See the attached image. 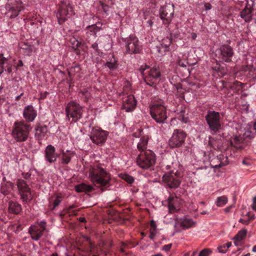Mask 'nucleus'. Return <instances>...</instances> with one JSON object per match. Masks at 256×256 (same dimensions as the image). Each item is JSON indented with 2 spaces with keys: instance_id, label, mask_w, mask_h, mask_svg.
Segmentation results:
<instances>
[{
  "instance_id": "1",
  "label": "nucleus",
  "mask_w": 256,
  "mask_h": 256,
  "mask_svg": "<svg viewBox=\"0 0 256 256\" xmlns=\"http://www.w3.org/2000/svg\"><path fill=\"white\" fill-rule=\"evenodd\" d=\"M231 132V145L237 150L243 149L248 144L247 138H253L256 134V122H251L242 126L234 121L232 123Z\"/></svg>"
},
{
  "instance_id": "2",
  "label": "nucleus",
  "mask_w": 256,
  "mask_h": 256,
  "mask_svg": "<svg viewBox=\"0 0 256 256\" xmlns=\"http://www.w3.org/2000/svg\"><path fill=\"white\" fill-rule=\"evenodd\" d=\"M88 172L89 180L102 192L107 190L111 185L110 174L101 165L94 164L90 166Z\"/></svg>"
},
{
  "instance_id": "3",
  "label": "nucleus",
  "mask_w": 256,
  "mask_h": 256,
  "mask_svg": "<svg viewBox=\"0 0 256 256\" xmlns=\"http://www.w3.org/2000/svg\"><path fill=\"white\" fill-rule=\"evenodd\" d=\"M32 128L24 122H16L12 126V136L16 142H24L28 140Z\"/></svg>"
},
{
  "instance_id": "4",
  "label": "nucleus",
  "mask_w": 256,
  "mask_h": 256,
  "mask_svg": "<svg viewBox=\"0 0 256 256\" xmlns=\"http://www.w3.org/2000/svg\"><path fill=\"white\" fill-rule=\"evenodd\" d=\"M145 82L150 86L156 84L160 80V72L157 66L149 68L147 65L142 66L139 70Z\"/></svg>"
},
{
  "instance_id": "5",
  "label": "nucleus",
  "mask_w": 256,
  "mask_h": 256,
  "mask_svg": "<svg viewBox=\"0 0 256 256\" xmlns=\"http://www.w3.org/2000/svg\"><path fill=\"white\" fill-rule=\"evenodd\" d=\"M156 163L154 154L150 150L142 152L136 158V164L142 169L146 170L152 166Z\"/></svg>"
},
{
  "instance_id": "6",
  "label": "nucleus",
  "mask_w": 256,
  "mask_h": 256,
  "mask_svg": "<svg viewBox=\"0 0 256 256\" xmlns=\"http://www.w3.org/2000/svg\"><path fill=\"white\" fill-rule=\"evenodd\" d=\"M207 124L212 134L220 132L222 124L220 121V114L214 110H208L205 116Z\"/></svg>"
},
{
  "instance_id": "7",
  "label": "nucleus",
  "mask_w": 256,
  "mask_h": 256,
  "mask_svg": "<svg viewBox=\"0 0 256 256\" xmlns=\"http://www.w3.org/2000/svg\"><path fill=\"white\" fill-rule=\"evenodd\" d=\"M152 117L158 123H164L167 118L166 107L161 102H156L150 106Z\"/></svg>"
},
{
  "instance_id": "8",
  "label": "nucleus",
  "mask_w": 256,
  "mask_h": 256,
  "mask_svg": "<svg viewBox=\"0 0 256 256\" xmlns=\"http://www.w3.org/2000/svg\"><path fill=\"white\" fill-rule=\"evenodd\" d=\"M234 55L233 48L228 44L220 46L216 51V56L222 63L231 62Z\"/></svg>"
},
{
  "instance_id": "9",
  "label": "nucleus",
  "mask_w": 256,
  "mask_h": 256,
  "mask_svg": "<svg viewBox=\"0 0 256 256\" xmlns=\"http://www.w3.org/2000/svg\"><path fill=\"white\" fill-rule=\"evenodd\" d=\"M66 116L72 122H76L80 120L82 114V108L77 102H70L66 109Z\"/></svg>"
},
{
  "instance_id": "10",
  "label": "nucleus",
  "mask_w": 256,
  "mask_h": 256,
  "mask_svg": "<svg viewBox=\"0 0 256 256\" xmlns=\"http://www.w3.org/2000/svg\"><path fill=\"white\" fill-rule=\"evenodd\" d=\"M74 14V12L71 4L62 2L56 15L58 23L62 24Z\"/></svg>"
},
{
  "instance_id": "11",
  "label": "nucleus",
  "mask_w": 256,
  "mask_h": 256,
  "mask_svg": "<svg viewBox=\"0 0 256 256\" xmlns=\"http://www.w3.org/2000/svg\"><path fill=\"white\" fill-rule=\"evenodd\" d=\"M186 134L181 130H174L168 140V145L171 148L181 147L184 143Z\"/></svg>"
},
{
  "instance_id": "12",
  "label": "nucleus",
  "mask_w": 256,
  "mask_h": 256,
  "mask_svg": "<svg viewBox=\"0 0 256 256\" xmlns=\"http://www.w3.org/2000/svg\"><path fill=\"white\" fill-rule=\"evenodd\" d=\"M108 134V132L102 130L101 128L94 127L92 130L90 138L96 144H102L105 142Z\"/></svg>"
},
{
  "instance_id": "13",
  "label": "nucleus",
  "mask_w": 256,
  "mask_h": 256,
  "mask_svg": "<svg viewBox=\"0 0 256 256\" xmlns=\"http://www.w3.org/2000/svg\"><path fill=\"white\" fill-rule=\"evenodd\" d=\"M126 52L130 54H138L140 52L141 47L139 44L138 38L133 35L124 39Z\"/></svg>"
},
{
  "instance_id": "14",
  "label": "nucleus",
  "mask_w": 256,
  "mask_h": 256,
  "mask_svg": "<svg viewBox=\"0 0 256 256\" xmlns=\"http://www.w3.org/2000/svg\"><path fill=\"white\" fill-rule=\"evenodd\" d=\"M174 5L166 4L160 10V16L164 24H168L172 22L174 14Z\"/></svg>"
},
{
  "instance_id": "15",
  "label": "nucleus",
  "mask_w": 256,
  "mask_h": 256,
  "mask_svg": "<svg viewBox=\"0 0 256 256\" xmlns=\"http://www.w3.org/2000/svg\"><path fill=\"white\" fill-rule=\"evenodd\" d=\"M16 184L21 198L24 202H27L32 199L30 188L24 180H18Z\"/></svg>"
},
{
  "instance_id": "16",
  "label": "nucleus",
  "mask_w": 256,
  "mask_h": 256,
  "mask_svg": "<svg viewBox=\"0 0 256 256\" xmlns=\"http://www.w3.org/2000/svg\"><path fill=\"white\" fill-rule=\"evenodd\" d=\"M165 183L170 188H178L180 184L179 176L177 171L174 170L166 172L162 176Z\"/></svg>"
},
{
  "instance_id": "17",
  "label": "nucleus",
  "mask_w": 256,
  "mask_h": 256,
  "mask_svg": "<svg viewBox=\"0 0 256 256\" xmlns=\"http://www.w3.org/2000/svg\"><path fill=\"white\" fill-rule=\"evenodd\" d=\"M46 222H41L38 225L32 226L29 228V233L32 240H38L42 236L46 230Z\"/></svg>"
},
{
  "instance_id": "18",
  "label": "nucleus",
  "mask_w": 256,
  "mask_h": 256,
  "mask_svg": "<svg viewBox=\"0 0 256 256\" xmlns=\"http://www.w3.org/2000/svg\"><path fill=\"white\" fill-rule=\"evenodd\" d=\"M23 8L22 3L16 2L12 5L8 4L6 6V12L5 14L9 18H14L18 15L20 12L22 10Z\"/></svg>"
},
{
  "instance_id": "19",
  "label": "nucleus",
  "mask_w": 256,
  "mask_h": 256,
  "mask_svg": "<svg viewBox=\"0 0 256 256\" xmlns=\"http://www.w3.org/2000/svg\"><path fill=\"white\" fill-rule=\"evenodd\" d=\"M136 104V102L133 95H128L122 98V108L126 112L133 110Z\"/></svg>"
},
{
  "instance_id": "20",
  "label": "nucleus",
  "mask_w": 256,
  "mask_h": 256,
  "mask_svg": "<svg viewBox=\"0 0 256 256\" xmlns=\"http://www.w3.org/2000/svg\"><path fill=\"white\" fill-rule=\"evenodd\" d=\"M175 220L174 227L176 230H179V226L183 229H186L193 227L196 225V222L190 218L178 219L176 218Z\"/></svg>"
},
{
  "instance_id": "21",
  "label": "nucleus",
  "mask_w": 256,
  "mask_h": 256,
  "mask_svg": "<svg viewBox=\"0 0 256 256\" xmlns=\"http://www.w3.org/2000/svg\"><path fill=\"white\" fill-rule=\"evenodd\" d=\"M44 156L46 160L50 163H52L56 161L58 156L54 146L49 144L46 146L44 151Z\"/></svg>"
},
{
  "instance_id": "22",
  "label": "nucleus",
  "mask_w": 256,
  "mask_h": 256,
  "mask_svg": "<svg viewBox=\"0 0 256 256\" xmlns=\"http://www.w3.org/2000/svg\"><path fill=\"white\" fill-rule=\"evenodd\" d=\"M36 111L32 106H28L23 111V116L26 122H32L36 116Z\"/></svg>"
},
{
  "instance_id": "23",
  "label": "nucleus",
  "mask_w": 256,
  "mask_h": 256,
  "mask_svg": "<svg viewBox=\"0 0 256 256\" xmlns=\"http://www.w3.org/2000/svg\"><path fill=\"white\" fill-rule=\"evenodd\" d=\"M168 207L170 212L174 213L177 210L180 202V200L177 196H170L168 198Z\"/></svg>"
},
{
  "instance_id": "24",
  "label": "nucleus",
  "mask_w": 256,
  "mask_h": 256,
  "mask_svg": "<svg viewBox=\"0 0 256 256\" xmlns=\"http://www.w3.org/2000/svg\"><path fill=\"white\" fill-rule=\"evenodd\" d=\"M62 157L61 160L62 163L64 164H67L70 162L72 158L76 154L74 151L66 150H61Z\"/></svg>"
},
{
  "instance_id": "25",
  "label": "nucleus",
  "mask_w": 256,
  "mask_h": 256,
  "mask_svg": "<svg viewBox=\"0 0 256 256\" xmlns=\"http://www.w3.org/2000/svg\"><path fill=\"white\" fill-rule=\"evenodd\" d=\"M48 127L46 126H38L36 128L35 136L38 140L46 138Z\"/></svg>"
},
{
  "instance_id": "26",
  "label": "nucleus",
  "mask_w": 256,
  "mask_h": 256,
  "mask_svg": "<svg viewBox=\"0 0 256 256\" xmlns=\"http://www.w3.org/2000/svg\"><path fill=\"white\" fill-rule=\"evenodd\" d=\"M240 16L246 22H249L252 19V10L246 6L240 12Z\"/></svg>"
},
{
  "instance_id": "27",
  "label": "nucleus",
  "mask_w": 256,
  "mask_h": 256,
  "mask_svg": "<svg viewBox=\"0 0 256 256\" xmlns=\"http://www.w3.org/2000/svg\"><path fill=\"white\" fill-rule=\"evenodd\" d=\"M8 60L4 58L2 55L0 56V73H2L4 70H7L8 73L12 72L10 64H8Z\"/></svg>"
},
{
  "instance_id": "28",
  "label": "nucleus",
  "mask_w": 256,
  "mask_h": 256,
  "mask_svg": "<svg viewBox=\"0 0 256 256\" xmlns=\"http://www.w3.org/2000/svg\"><path fill=\"white\" fill-rule=\"evenodd\" d=\"M224 86L229 88L234 93H238L243 88L242 84L240 82L237 81L234 82L232 84L226 83Z\"/></svg>"
},
{
  "instance_id": "29",
  "label": "nucleus",
  "mask_w": 256,
  "mask_h": 256,
  "mask_svg": "<svg viewBox=\"0 0 256 256\" xmlns=\"http://www.w3.org/2000/svg\"><path fill=\"white\" fill-rule=\"evenodd\" d=\"M148 137V136H144L142 137L140 142L137 144V148L139 152L148 150L147 149Z\"/></svg>"
},
{
  "instance_id": "30",
  "label": "nucleus",
  "mask_w": 256,
  "mask_h": 256,
  "mask_svg": "<svg viewBox=\"0 0 256 256\" xmlns=\"http://www.w3.org/2000/svg\"><path fill=\"white\" fill-rule=\"evenodd\" d=\"M247 230L243 228L240 230L234 238V243L236 246L239 245V242L242 241L246 237L247 234Z\"/></svg>"
},
{
  "instance_id": "31",
  "label": "nucleus",
  "mask_w": 256,
  "mask_h": 256,
  "mask_svg": "<svg viewBox=\"0 0 256 256\" xmlns=\"http://www.w3.org/2000/svg\"><path fill=\"white\" fill-rule=\"evenodd\" d=\"M216 160H218L220 163L218 164H214V162L212 161L211 165L213 168H220L228 164V158L224 156V155H219Z\"/></svg>"
},
{
  "instance_id": "32",
  "label": "nucleus",
  "mask_w": 256,
  "mask_h": 256,
  "mask_svg": "<svg viewBox=\"0 0 256 256\" xmlns=\"http://www.w3.org/2000/svg\"><path fill=\"white\" fill-rule=\"evenodd\" d=\"M21 206L17 202H10L8 206V210L10 212L18 214L21 211Z\"/></svg>"
},
{
  "instance_id": "33",
  "label": "nucleus",
  "mask_w": 256,
  "mask_h": 256,
  "mask_svg": "<svg viewBox=\"0 0 256 256\" xmlns=\"http://www.w3.org/2000/svg\"><path fill=\"white\" fill-rule=\"evenodd\" d=\"M13 186V184L11 182H6L2 184L0 191L4 195H7L12 191Z\"/></svg>"
},
{
  "instance_id": "34",
  "label": "nucleus",
  "mask_w": 256,
  "mask_h": 256,
  "mask_svg": "<svg viewBox=\"0 0 256 256\" xmlns=\"http://www.w3.org/2000/svg\"><path fill=\"white\" fill-rule=\"evenodd\" d=\"M93 189V186H92L84 184H82L76 186V190L78 192H91Z\"/></svg>"
},
{
  "instance_id": "35",
  "label": "nucleus",
  "mask_w": 256,
  "mask_h": 256,
  "mask_svg": "<svg viewBox=\"0 0 256 256\" xmlns=\"http://www.w3.org/2000/svg\"><path fill=\"white\" fill-rule=\"evenodd\" d=\"M105 66L111 70H116L118 66V61L116 60L115 58L112 56V58L106 63Z\"/></svg>"
},
{
  "instance_id": "36",
  "label": "nucleus",
  "mask_w": 256,
  "mask_h": 256,
  "mask_svg": "<svg viewBox=\"0 0 256 256\" xmlns=\"http://www.w3.org/2000/svg\"><path fill=\"white\" fill-rule=\"evenodd\" d=\"M228 198L225 196L218 197L216 201V205L218 207H222L227 204Z\"/></svg>"
},
{
  "instance_id": "37",
  "label": "nucleus",
  "mask_w": 256,
  "mask_h": 256,
  "mask_svg": "<svg viewBox=\"0 0 256 256\" xmlns=\"http://www.w3.org/2000/svg\"><path fill=\"white\" fill-rule=\"evenodd\" d=\"M212 69L218 73V76H224L227 72L226 69L224 67L220 66L218 64L213 67Z\"/></svg>"
},
{
  "instance_id": "38",
  "label": "nucleus",
  "mask_w": 256,
  "mask_h": 256,
  "mask_svg": "<svg viewBox=\"0 0 256 256\" xmlns=\"http://www.w3.org/2000/svg\"><path fill=\"white\" fill-rule=\"evenodd\" d=\"M231 245L232 243L230 242H229L219 246L218 248V250L219 252L224 254L228 251V248L231 246Z\"/></svg>"
},
{
  "instance_id": "39",
  "label": "nucleus",
  "mask_w": 256,
  "mask_h": 256,
  "mask_svg": "<svg viewBox=\"0 0 256 256\" xmlns=\"http://www.w3.org/2000/svg\"><path fill=\"white\" fill-rule=\"evenodd\" d=\"M120 176L122 179L124 180L128 184H131L134 181L133 177L126 174H121Z\"/></svg>"
},
{
  "instance_id": "40",
  "label": "nucleus",
  "mask_w": 256,
  "mask_h": 256,
  "mask_svg": "<svg viewBox=\"0 0 256 256\" xmlns=\"http://www.w3.org/2000/svg\"><path fill=\"white\" fill-rule=\"evenodd\" d=\"M88 30L90 34L96 35L99 31V29L96 26L92 25L88 27Z\"/></svg>"
},
{
  "instance_id": "41",
  "label": "nucleus",
  "mask_w": 256,
  "mask_h": 256,
  "mask_svg": "<svg viewBox=\"0 0 256 256\" xmlns=\"http://www.w3.org/2000/svg\"><path fill=\"white\" fill-rule=\"evenodd\" d=\"M171 43L172 39L169 37H166L162 40V45H164L167 48Z\"/></svg>"
},
{
  "instance_id": "42",
  "label": "nucleus",
  "mask_w": 256,
  "mask_h": 256,
  "mask_svg": "<svg viewBox=\"0 0 256 256\" xmlns=\"http://www.w3.org/2000/svg\"><path fill=\"white\" fill-rule=\"evenodd\" d=\"M211 250L208 248L202 250L198 255V256H210L211 254Z\"/></svg>"
},
{
  "instance_id": "43",
  "label": "nucleus",
  "mask_w": 256,
  "mask_h": 256,
  "mask_svg": "<svg viewBox=\"0 0 256 256\" xmlns=\"http://www.w3.org/2000/svg\"><path fill=\"white\" fill-rule=\"evenodd\" d=\"M62 200V196H60V195L56 196V197L54 202L53 208H54L56 206H58L60 204Z\"/></svg>"
},
{
  "instance_id": "44",
  "label": "nucleus",
  "mask_w": 256,
  "mask_h": 256,
  "mask_svg": "<svg viewBox=\"0 0 256 256\" xmlns=\"http://www.w3.org/2000/svg\"><path fill=\"white\" fill-rule=\"evenodd\" d=\"M150 232H156V224L154 220L150 221Z\"/></svg>"
},
{
  "instance_id": "45",
  "label": "nucleus",
  "mask_w": 256,
  "mask_h": 256,
  "mask_svg": "<svg viewBox=\"0 0 256 256\" xmlns=\"http://www.w3.org/2000/svg\"><path fill=\"white\" fill-rule=\"evenodd\" d=\"M180 118L184 123H186L188 120V117L185 116L184 112L182 110L179 114Z\"/></svg>"
},
{
  "instance_id": "46",
  "label": "nucleus",
  "mask_w": 256,
  "mask_h": 256,
  "mask_svg": "<svg viewBox=\"0 0 256 256\" xmlns=\"http://www.w3.org/2000/svg\"><path fill=\"white\" fill-rule=\"evenodd\" d=\"M80 70V68L78 66H73V67H72L70 68V70L69 71V74H72L74 72H78L79 70Z\"/></svg>"
},
{
  "instance_id": "47",
  "label": "nucleus",
  "mask_w": 256,
  "mask_h": 256,
  "mask_svg": "<svg viewBox=\"0 0 256 256\" xmlns=\"http://www.w3.org/2000/svg\"><path fill=\"white\" fill-rule=\"evenodd\" d=\"M172 246V244H168L167 245H164L162 248V250L165 252H168L170 250Z\"/></svg>"
},
{
  "instance_id": "48",
  "label": "nucleus",
  "mask_w": 256,
  "mask_h": 256,
  "mask_svg": "<svg viewBox=\"0 0 256 256\" xmlns=\"http://www.w3.org/2000/svg\"><path fill=\"white\" fill-rule=\"evenodd\" d=\"M252 208L256 212V196L252 199V203L251 206Z\"/></svg>"
},
{
  "instance_id": "49",
  "label": "nucleus",
  "mask_w": 256,
  "mask_h": 256,
  "mask_svg": "<svg viewBox=\"0 0 256 256\" xmlns=\"http://www.w3.org/2000/svg\"><path fill=\"white\" fill-rule=\"evenodd\" d=\"M177 64L178 66L186 68V62H183L182 60H180L178 61Z\"/></svg>"
},
{
  "instance_id": "50",
  "label": "nucleus",
  "mask_w": 256,
  "mask_h": 256,
  "mask_svg": "<svg viewBox=\"0 0 256 256\" xmlns=\"http://www.w3.org/2000/svg\"><path fill=\"white\" fill-rule=\"evenodd\" d=\"M74 206H69L68 208V213H70L71 212H72V214H74V215H76V212L74 210V211H72L73 208H74Z\"/></svg>"
},
{
  "instance_id": "51",
  "label": "nucleus",
  "mask_w": 256,
  "mask_h": 256,
  "mask_svg": "<svg viewBox=\"0 0 256 256\" xmlns=\"http://www.w3.org/2000/svg\"><path fill=\"white\" fill-rule=\"evenodd\" d=\"M48 93L47 92H40V98L41 100L44 99L48 96Z\"/></svg>"
},
{
  "instance_id": "52",
  "label": "nucleus",
  "mask_w": 256,
  "mask_h": 256,
  "mask_svg": "<svg viewBox=\"0 0 256 256\" xmlns=\"http://www.w3.org/2000/svg\"><path fill=\"white\" fill-rule=\"evenodd\" d=\"M239 222L245 225H248L250 222V220H244L242 218H240Z\"/></svg>"
},
{
  "instance_id": "53",
  "label": "nucleus",
  "mask_w": 256,
  "mask_h": 256,
  "mask_svg": "<svg viewBox=\"0 0 256 256\" xmlns=\"http://www.w3.org/2000/svg\"><path fill=\"white\" fill-rule=\"evenodd\" d=\"M142 130H138V133L137 132H134L133 134V136H134V137H136V138H138V137H140V136H142Z\"/></svg>"
},
{
  "instance_id": "54",
  "label": "nucleus",
  "mask_w": 256,
  "mask_h": 256,
  "mask_svg": "<svg viewBox=\"0 0 256 256\" xmlns=\"http://www.w3.org/2000/svg\"><path fill=\"white\" fill-rule=\"evenodd\" d=\"M246 216H248V218H250V219L248 220H250H250H254L255 218L254 215V214H252L250 212H248L247 214H246Z\"/></svg>"
},
{
  "instance_id": "55",
  "label": "nucleus",
  "mask_w": 256,
  "mask_h": 256,
  "mask_svg": "<svg viewBox=\"0 0 256 256\" xmlns=\"http://www.w3.org/2000/svg\"><path fill=\"white\" fill-rule=\"evenodd\" d=\"M204 8L206 10H210L212 8V6L210 3H206L204 4Z\"/></svg>"
},
{
  "instance_id": "56",
  "label": "nucleus",
  "mask_w": 256,
  "mask_h": 256,
  "mask_svg": "<svg viewBox=\"0 0 256 256\" xmlns=\"http://www.w3.org/2000/svg\"><path fill=\"white\" fill-rule=\"evenodd\" d=\"M152 24H153V22L152 21V20L151 19L148 20L146 22V26H148L151 27V26H152Z\"/></svg>"
},
{
  "instance_id": "57",
  "label": "nucleus",
  "mask_w": 256,
  "mask_h": 256,
  "mask_svg": "<svg viewBox=\"0 0 256 256\" xmlns=\"http://www.w3.org/2000/svg\"><path fill=\"white\" fill-rule=\"evenodd\" d=\"M92 47L96 51L98 50V44L96 42L93 44Z\"/></svg>"
},
{
  "instance_id": "58",
  "label": "nucleus",
  "mask_w": 256,
  "mask_h": 256,
  "mask_svg": "<svg viewBox=\"0 0 256 256\" xmlns=\"http://www.w3.org/2000/svg\"><path fill=\"white\" fill-rule=\"evenodd\" d=\"M233 207H234V205H231V206H229L226 208L224 209L225 212H228Z\"/></svg>"
},
{
  "instance_id": "59",
  "label": "nucleus",
  "mask_w": 256,
  "mask_h": 256,
  "mask_svg": "<svg viewBox=\"0 0 256 256\" xmlns=\"http://www.w3.org/2000/svg\"><path fill=\"white\" fill-rule=\"evenodd\" d=\"M156 232H150V238L151 239V240H154L155 236H156Z\"/></svg>"
},
{
  "instance_id": "60",
  "label": "nucleus",
  "mask_w": 256,
  "mask_h": 256,
  "mask_svg": "<svg viewBox=\"0 0 256 256\" xmlns=\"http://www.w3.org/2000/svg\"><path fill=\"white\" fill-rule=\"evenodd\" d=\"M192 38L193 40H195L196 38V34L195 33L192 34Z\"/></svg>"
},
{
  "instance_id": "61",
  "label": "nucleus",
  "mask_w": 256,
  "mask_h": 256,
  "mask_svg": "<svg viewBox=\"0 0 256 256\" xmlns=\"http://www.w3.org/2000/svg\"><path fill=\"white\" fill-rule=\"evenodd\" d=\"M242 164L249 166L250 164L246 160H243L242 162Z\"/></svg>"
},
{
  "instance_id": "62",
  "label": "nucleus",
  "mask_w": 256,
  "mask_h": 256,
  "mask_svg": "<svg viewBox=\"0 0 256 256\" xmlns=\"http://www.w3.org/2000/svg\"><path fill=\"white\" fill-rule=\"evenodd\" d=\"M252 251L254 252H256V244L253 246Z\"/></svg>"
},
{
  "instance_id": "63",
  "label": "nucleus",
  "mask_w": 256,
  "mask_h": 256,
  "mask_svg": "<svg viewBox=\"0 0 256 256\" xmlns=\"http://www.w3.org/2000/svg\"><path fill=\"white\" fill-rule=\"evenodd\" d=\"M192 256H197V252H196V251H194L192 252Z\"/></svg>"
},
{
  "instance_id": "64",
  "label": "nucleus",
  "mask_w": 256,
  "mask_h": 256,
  "mask_svg": "<svg viewBox=\"0 0 256 256\" xmlns=\"http://www.w3.org/2000/svg\"><path fill=\"white\" fill-rule=\"evenodd\" d=\"M151 256H163L161 254L158 253L156 254L152 255Z\"/></svg>"
}]
</instances>
